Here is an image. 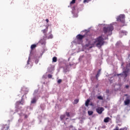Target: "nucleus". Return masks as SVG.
Masks as SVG:
<instances>
[{"label": "nucleus", "mask_w": 130, "mask_h": 130, "mask_svg": "<svg viewBox=\"0 0 130 130\" xmlns=\"http://www.w3.org/2000/svg\"><path fill=\"white\" fill-rule=\"evenodd\" d=\"M94 43L95 44L96 47L100 48L101 46L104 45V39L102 38V36H100L95 39Z\"/></svg>", "instance_id": "f257e3e1"}, {"label": "nucleus", "mask_w": 130, "mask_h": 130, "mask_svg": "<svg viewBox=\"0 0 130 130\" xmlns=\"http://www.w3.org/2000/svg\"><path fill=\"white\" fill-rule=\"evenodd\" d=\"M113 26L112 25H108V26H105L103 28V32L106 35H111L112 34V31H113Z\"/></svg>", "instance_id": "f03ea898"}, {"label": "nucleus", "mask_w": 130, "mask_h": 130, "mask_svg": "<svg viewBox=\"0 0 130 130\" xmlns=\"http://www.w3.org/2000/svg\"><path fill=\"white\" fill-rule=\"evenodd\" d=\"M124 19H125V15L124 14H121L117 18V21L121 22V23H124Z\"/></svg>", "instance_id": "7ed1b4c3"}, {"label": "nucleus", "mask_w": 130, "mask_h": 130, "mask_svg": "<svg viewBox=\"0 0 130 130\" xmlns=\"http://www.w3.org/2000/svg\"><path fill=\"white\" fill-rule=\"evenodd\" d=\"M124 75L125 78H126V77H127V71H123L122 73L120 74H115L114 76L115 77H116V76L117 77L121 76V77H122V75Z\"/></svg>", "instance_id": "20e7f679"}, {"label": "nucleus", "mask_w": 130, "mask_h": 130, "mask_svg": "<svg viewBox=\"0 0 130 130\" xmlns=\"http://www.w3.org/2000/svg\"><path fill=\"white\" fill-rule=\"evenodd\" d=\"M96 111L99 114H101L103 111H104V108L103 107H98L96 109Z\"/></svg>", "instance_id": "39448f33"}, {"label": "nucleus", "mask_w": 130, "mask_h": 130, "mask_svg": "<svg viewBox=\"0 0 130 130\" xmlns=\"http://www.w3.org/2000/svg\"><path fill=\"white\" fill-rule=\"evenodd\" d=\"M86 37L85 35H78L77 36L76 38L77 40H79L80 41H82L84 38Z\"/></svg>", "instance_id": "423d86ee"}, {"label": "nucleus", "mask_w": 130, "mask_h": 130, "mask_svg": "<svg viewBox=\"0 0 130 130\" xmlns=\"http://www.w3.org/2000/svg\"><path fill=\"white\" fill-rule=\"evenodd\" d=\"M9 128H10V126H9V125L5 124L3 126V129L8 130Z\"/></svg>", "instance_id": "0eeeda50"}, {"label": "nucleus", "mask_w": 130, "mask_h": 130, "mask_svg": "<svg viewBox=\"0 0 130 130\" xmlns=\"http://www.w3.org/2000/svg\"><path fill=\"white\" fill-rule=\"evenodd\" d=\"M124 105H128L130 103V100L126 99L124 102Z\"/></svg>", "instance_id": "6e6552de"}, {"label": "nucleus", "mask_w": 130, "mask_h": 130, "mask_svg": "<svg viewBox=\"0 0 130 130\" xmlns=\"http://www.w3.org/2000/svg\"><path fill=\"white\" fill-rule=\"evenodd\" d=\"M109 120H110V118H109V117H107L104 119V121L106 123H107V122H109Z\"/></svg>", "instance_id": "1a4fd4ad"}, {"label": "nucleus", "mask_w": 130, "mask_h": 130, "mask_svg": "<svg viewBox=\"0 0 130 130\" xmlns=\"http://www.w3.org/2000/svg\"><path fill=\"white\" fill-rule=\"evenodd\" d=\"M48 31V26L46 27V29L42 30V32L44 33V34H45L47 31Z\"/></svg>", "instance_id": "9d476101"}, {"label": "nucleus", "mask_w": 130, "mask_h": 130, "mask_svg": "<svg viewBox=\"0 0 130 130\" xmlns=\"http://www.w3.org/2000/svg\"><path fill=\"white\" fill-rule=\"evenodd\" d=\"M89 103H90V100L88 99L85 102V106H89Z\"/></svg>", "instance_id": "9b49d317"}, {"label": "nucleus", "mask_w": 130, "mask_h": 130, "mask_svg": "<svg viewBox=\"0 0 130 130\" xmlns=\"http://www.w3.org/2000/svg\"><path fill=\"white\" fill-rule=\"evenodd\" d=\"M53 62H56L57 61V58L56 57H53L52 58Z\"/></svg>", "instance_id": "f8f14e48"}, {"label": "nucleus", "mask_w": 130, "mask_h": 130, "mask_svg": "<svg viewBox=\"0 0 130 130\" xmlns=\"http://www.w3.org/2000/svg\"><path fill=\"white\" fill-rule=\"evenodd\" d=\"M36 46H37L36 44H33L31 45L30 48L31 50H33V49H34V48H36Z\"/></svg>", "instance_id": "ddd939ff"}, {"label": "nucleus", "mask_w": 130, "mask_h": 130, "mask_svg": "<svg viewBox=\"0 0 130 130\" xmlns=\"http://www.w3.org/2000/svg\"><path fill=\"white\" fill-rule=\"evenodd\" d=\"M50 36L49 37H47V38L48 39H52V38H53V36L52 35H51V32H49Z\"/></svg>", "instance_id": "4468645a"}, {"label": "nucleus", "mask_w": 130, "mask_h": 130, "mask_svg": "<svg viewBox=\"0 0 130 130\" xmlns=\"http://www.w3.org/2000/svg\"><path fill=\"white\" fill-rule=\"evenodd\" d=\"M66 118V115L64 114V115H61L60 116V120H62V119H63V118Z\"/></svg>", "instance_id": "2eb2a0df"}, {"label": "nucleus", "mask_w": 130, "mask_h": 130, "mask_svg": "<svg viewBox=\"0 0 130 130\" xmlns=\"http://www.w3.org/2000/svg\"><path fill=\"white\" fill-rule=\"evenodd\" d=\"M36 99L34 98L32 99L31 101V103L32 104H34V103H36Z\"/></svg>", "instance_id": "dca6fc26"}, {"label": "nucleus", "mask_w": 130, "mask_h": 130, "mask_svg": "<svg viewBox=\"0 0 130 130\" xmlns=\"http://www.w3.org/2000/svg\"><path fill=\"white\" fill-rule=\"evenodd\" d=\"M98 99H99V100H103V97H102V96L101 95H100V96H98L97 97Z\"/></svg>", "instance_id": "f3484780"}, {"label": "nucleus", "mask_w": 130, "mask_h": 130, "mask_svg": "<svg viewBox=\"0 0 130 130\" xmlns=\"http://www.w3.org/2000/svg\"><path fill=\"white\" fill-rule=\"evenodd\" d=\"M88 115H92V114H93V111H88Z\"/></svg>", "instance_id": "a211bd4d"}, {"label": "nucleus", "mask_w": 130, "mask_h": 130, "mask_svg": "<svg viewBox=\"0 0 130 130\" xmlns=\"http://www.w3.org/2000/svg\"><path fill=\"white\" fill-rule=\"evenodd\" d=\"M74 4H76V0H72L70 3V5H73Z\"/></svg>", "instance_id": "6ab92c4d"}, {"label": "nucleus", "mask_w": 130, "mask_h": 130, "mask_svg": "<svg viewBox=\"0 0 130 130\" xmlns=\"http://www.w3.org/2000/svg\"><path fill=\"white\" fill-rule=\"evenodd\" d=\"M74 102L75 104H77V103H79V99L75 100Z\"/></svg>", "instance_id": "aec40b11"}, {"label": "nucleus", "mask_w": 130, "mask_h": 130, "mask_svg": "<svg viewBox=\"0 0 130 130\" xmlns=\"http://www.w3.org/2000/svg\"><path fill=\"white\" fill-rule=\"evenodd\" d=\"M17 103H18V104H21V105H23L24 102L22 103V102H17Z\"/></svg>", "instance_id": "412c9836"}, {"label": "nucleus", "mask_w": 130, "mask_h": 130, "mask_svg": "<svg viewBox=\"0 0 130 130\" xmlns=\"http://www.w3.org/2000/svg\"><path fill=\"white\" fill-rule=\"evenodd\" d=\"M48 78H49V79H51V78H52V75L51 74H49L48 75Z\"/></svg>", "instance_id": "4be33fe9"}, {"label": "nucleus", "mask_w": 130, "mask_h": 130, "mask_svg": "<svg viewBox=\"0 0 130 130\" xmlns=\"http://www.w3.org/2000/svg\"><path fill=\"white\" fill-rule=\"evenodd\" d=\"M119 130H127V128H126V127H123L119 129Z\"/></svg>", "instance_id": "5701e85b"}, {"label": "nucleus", "mask_w": 130, "mask_h": 130, "mask_svg": "<svg viewBox=\"0 0 130 130\" xmlns=\"http://www.w3.org/2000/svg\"><path fill=\"white\" fill-rule=\"evenodd\" d=\"M62 81V80H61V79H59L57 81V83H58V84H60V83H61Z\"/></svg>", "instance_id": "b1692460"}, {"label": "nucleus", "mask_w": 130, "mask_h": 130, "mask_svg": "<svg viewBox=\"0 0 130 130\" xmlns=\"http://www.w3.org/2000/svg\"><path fill=\"white\" fill-rule=\"evenodd\" d=\"M31 60V59L30 58V57H28V59L27 61V64H29V62Z\"/></svg>", "instance_id": "393cba45"}, {"label": "nucleus", "mask_w": 130, "mask_h": 130, "mask_svg": "<svg viewBox=\"0 0 130 130\" xmlns=\"http://www.w3.org/2000/svg\"><path fill=\"white\" fill-rule=\"evenodd\" d=\"M88 2H90V0H84L83 3L86 4V3H88Z\"/></svg>", "instance_id": "a878e982"}, {"label": "nucleus", "mask_w": 130, "mask_h": 130, "mask_svg": "<svg viewBox=\"0 0 130 130\" xmlns=\"http://www.w3.org/2000/svg\"><path fill=\"white\" fill-rule=\"evenodd\" d=\"M99 76H100L99 74H97L96 75V80H98V78H99Z\"/></svg>", "instance_id": "bb28decb"}, {"label": "nucleus", "mask_w": 130, "mask_h": 130, "mask_svg": "<svg viewBox=\"0 0 130 130\" xmlns=\"http://www.w3.org/2000/svg\"><path fill=\"white\" fill-rule=\"evenodd\" d=\"M66 115L68 117H70V113L69 112H66Z\"/></svg>", "instance_id": "cd10ccee"}, {"label": "nucleus", "mask_w": 130, "mask_h": 130, "mask_svg": "<svg viewBox=\"0 0 130 130\" xmlns=\"http://www.w3.org/2000/svg\"><path fill=\"white\" fill-rule=\"evenodd\" d=\"M101 72V69H99V71L98 72V74L100 75V73Z\"/></svg>", "instance_id": "c85d7f7f"}, {"label": "nucleus", "mask_w": 130, "mask_h": 130, "mask_svg": "<svg viewBox=\"0 0 130 130\" xmlns=\"http://www.w3.org/2000/svg\"><path fill=\"white\" fill-rule=\"evenodd\" d=\"M125 87L126 89H128V88H129V85H126Z\"/></svg>", "instance_id": "c756f323"}, {"label": "nucleus", "mask_w": 130, "mask_h": 130, "mask_svg": "<svg viewBox=\"0 0 130 130\" xmlns=\"http://www.w3.org/2000/svg\"><path fill=\"white\" fill-rule=\"evenodd\" d=\"M46 22H47V23H48L49 22V20L48 19H46Z\"/></svg>", "instance_id": "7c9ffc66"}, {"label": "nucleus", "mask_w": 130, "mask_h": 130, "mask_svg": "<svg viewBox=\"0 0 130 130\" xmlns=\"http://www.w3.org/2000/svg\"><path fill=\"white\" fill-rule=\"evenodd\" d=\"M24 118H28V115H25Z\"/></svg>", "instance_id": "2f4dec72"}, {"label": "nucleus", "mask_w": 130, "mask_h": 130, "mask_svg": "<svg viewBox=\"0 0 130 130\" xmlns=\"http://www.w3.org/2000/svg\"><path fill=\"white\" fill-rule=\"evenodd\" d=\"M70 128H73V127H74V126H73V125H70Z\"/></svg>", "instance_id": "473e14b6"}, {"label": "nucleus", "mask_w": 130, "mask_h": 130, "mask_svg": "<svg viewBox=\"0 0 130 130\" xmlns=\"http://www.w3.org/2000/svg\"><path fill=\"white\" fill-rule=\"evenodd\" d=\"M35 62H36V63H38V60H36L35 61Z\"/></svg>", "instance_id": "72a5a7b5"}, {"label": "nucleus", "mask_w": 130, "mask_h": 130, "mask_svg": "<svg viewBox=\"0 0 130 130\" xmlns=\"http://www.w3.org/2000/svg\"><path fill=\"white\" fill-rule=\"evenodd\" d=\"M73 130H77V129L74 127Z\"/></svg>", "instance_id": "f704fd0d"}, {"label": "nucleus", "mask_w": 130, "mask_h": 130, "mask_svg": "<svg viewBox=\"0 0 130 130\" xmlns=\"http://www.w3.org/2000/svg\"><path fill=\"white\" fill-rule=\"evenodd\" d=\"M67 119H69V118H66V120H67Z\"/></svg>", "instance_id": "c9c22d12"}, {"label": "nucleus", "mask_w": 130, "mask_h": 130, "mask_svg": "<svg viewBox=\"0 0 130 130\" xmlns=\"http://www.w3.org/2000/svg\"><path fill=\"white\" fill-rule=\"evenodd\" d=\"M21 100H23V98L21 99Z\"/></svg>", "instance_id": "e433bc0d"}, {"label": "nucleus", "mask_w": 130, "mask_h": 130, "mask_svg": "<svg viewBox=\"0 0 130 130\" xmlns=\"http://www.w3.org/2000/svg\"><path fill=\"white\" fill-rule=\"evenodd\" d=\"M119 125L121 126V125Z\"/></svg>", "instance_id": "4c0bfd02"}]
</instances>
